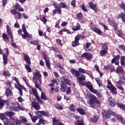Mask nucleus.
Segmentation results:
<instances>
[{"label":"nucleus","instance_id":"1","mask_svg":"<svg viewBox=\"0 0 125 125\" xmlns=\"http://www.w3.org/2000/svg\"><path fill=\"white\" fill-rule=\"evenodd\" d=\"M102 115L104 118H105V119H110L111 117V116H113V117L117 118L119 121H120L122 124L125 125V123L124 122L122 116L121 115H117L115 112H113L110 109H108L106 111L104 110V112L102 113Z\"/></svg>","mask_w":125,"mask_h":125},{"label":"nucleus","instance_id":"2","mask_svg":"<svg viewBox=\"0 0 125 125\" xmlns=\"http://www.w3.org/2000/svg\"><path fill=\"white\" fill-rule=\"evenodd\" d=\"M36 115L38 116H33L31 114L29 113V115L31 117V120L34 124H36V121H38L40 118V117H42V116H45V117H49V113L47 112H45L43 111H37L35 112Z\"/></svg>","mask_w":125,"mask_h":125},{"label":"nucleus","instance_id":"3","mask_svg":"<svg viewBox=\"0 0 125 125\" xmlns=\"http://www.w3.org/2000/svg\"><path fill=\"white\" fill-rule=\"evenodd\" d=\"M13 106H11L10 107V109L11 110H13V111H15L16 112H17L18 111V109L19 110H21L22 111H24L25 110V108L24 107L19 106V104H12Z\"/></svg>","mask_w":125,"mask_h":125},{"label":"nucleus","instance_id":"4","mask_svg":"<svg viewBox=\"0 0 125 125\" xmlns=\"http://www.w3.org/2000/svg\"><path fill=\"white\" fill-rule=\"evenodd\" d=\"M11 13L15 16V19H21L22 17L21 13L16 11L15 9L11 10Z\"/></svg>","mask_w":125,"mask_h":125},{"label":"nucleus","instance_id":"5","mask_svg":"<svg viewBox=\"0 0 125 125\" xmlns=\"http://www.w3.org/2000/svg\"><path fill=\"white\" fill-rule=\"evenodd\" d=\"M97 99V98L95 96L92 95L91 96V99L89 101V104L90 105V107L93 108L95 106V100Z\"/></svg>","mask_w":125,"mask_h":125},{"label":"nucleus","instance_id":"6","mask_svg":"<svg viewBox=\"0 0 125 125\" xmlns=\"http://www.w3.org/2000/svg\"><path fill=\"white\" fill-rule=\"evenodd\" d=\"M81 85L82 86H83L84 85L85 86H86V87H87V88H88L89 90H90L91 92H92V91L94 90L92 84L89 81L85 83H84V82H83V84H81Z\"/></svg>","mask_w":125,"mask_h":125},{"label":"nucleus","instance_id":"7","mask_svg":"<svg viewBox=\"0 0 125 125\" xmlns=\"http://www.w3.org/2000/svg\"><path fill=\"white\" fill-rule=\"evenodd\" d=\"M8 54H9V51H8V48H7L6 50V54H3V60L4 65H6L7 64V57L8 56Z\"/></svg>","mask_w":125,"mask_h":125},{"label":"nucleus","instance_id":"8","mask_svg":"<svg viewBox=\"0 0 125 125\" xmlns=\"http://www.w3.org/2000/svg\"><path fill=\"white\" fill-rule=\"evenodd\" d=\"M77 80L80 84H83V81H85V76L84 75H81V77L79 76L77 78Z\"/></svg>","mask_w":125,"mask_h":125},{"label":"nucleus","instance_id":"9","mask_svg":"<svg viewBox=\"0 0 125 125\" xmlns=\"http://www.w3.org/2000/svg\"><path fill=\"white\" fill-rule=\"evenodd\" d=\"M81 57L83 58V57H85L87 60H91L92 59V55L90 53H84L83 55H82Z\"/></svg>","mask_w":125,"mask_h":125},{"label":"nucleus","instance_id":"10","mask_svg":"<svg viewBox=\"0 0 125 125\" xmlns=\"http://www.w3.org/2000/svg\"><path fill=\"white\" fill-rule=\"evenodd\" d=\"M6 29H7V34L9 35L11 40V41L14 42V41L13 40V35H12V32H11V30H10V27H9V26L8 25H7Z\"/></svg>","mask_w":125,"mask_h":125},{"label":"nucleus","instance_id":"11","mask_svg":"<svg viewBox=\"0 0 125 125\" xmlns=\"http://www.w3.org/2000/svg\"><path fill=\"white\" fill-rule=\"evenodd\" d=\"M44 59L45 61L46 65L48 69L50 70V69H51V67H50V62L49 61V58L46 57V56H44Z\"/></svg>","mask_w":125,"mask_h":125},{"label":"nucleus","instance_id":"12","mask_svg":"<svg viewBox=\"0 0 125 125\" xmlns=\"http://www.w3.org/2000/svg\"><path fill=\"white\" fill-rule=\"evenodd\" d=\"M5 125H15V119H11L10 120H7V122H4Z\"/></svg>","mask_w":125,"mask_h":125},{"label":"nucleus","instance_id":"13","mask_svg":"<svg viewBox=\"0 0 125 125\" xmlns=\"http://www.w3.org/2000/svg\"><path fill=\"white\" fill-rule=\"evenodd\" d=\"M32 104L33 105L32 107H34L35 110H40V109H41V106H40V105H39L38 102H37V100H35L34 102H33L32 103Z\"/></svg>","mask_w":125,"mask_h":125},{"label":"nucleus","instance_id":"14","mask_svg":"<svg viewBox=\"0 0 125 125\" xmlns=\"http://www.w3.org/2000/svg\"><path fill=\"white\" fill-rule=\"evenodd\" d=\"M32 104L33 105L32 107H34L35 110H40V109H41V106H40V105H39L38 102H37V100H35L34 102H33L32 103Z\"/></svg>","mask_w":125,"mask_h":125},{"label":"nucleus","instance_id":"15","mask_svg":"<svg viewBox=\"0 0 125 125\" xmlns=\"http://www.w3.org/2000/svg\"><path fill=\"white\" fill-rule=\"evenodd\" d=\"M71 72L73 76H75V77H76L77 79H78V77H80V73H79V71L76 70L75 69L72 68L71 69Z\"/></svg>","mask_w":125,"mask_h":125},{"label":"nucleus","instance_id":"16","mask_svg":"<svg viewBox=\"0 0 125 125\" xmlns=\"http://www.w3.org/2000/svg\"><path fill=\"white\" fill-rule=\"evenodd\" d=\"M90 28L93 32H95V33H97V34H98L99 35H101L102 34V31L101 30L96 27H93V25H91L90 26Z\"/></svg>","mask_w":125,"mask_h":125},{"label":"nucleus","instance_id":"17","mask_svg":"<svg viewBox=\"0 0 125 125\" xmlns=\"http://www.w3.org/2000/svg\"><path fill=\"white\" fill-rule=\"evenodd\" d=\"M104 69L105 70H110L111 72H114L115 69L114 68V66L112 65H108L104 66Z\"/></svg>","mask_w":125,"mask_h":125},{"label":"nucleus","instance_id":"18","mask_svg":"<svg viewBox=\"0 0 125 125\" xmlns=\"http://www.w3.org/2000/svg\"><path fill=\"white\" fill-rule=\"evenodd\" d=\"M108 101L109 102L108 104L111 107H115V103H114V100L113 98L111 97L110 96H108Z\"/></svg>","mask_w":125,"mask_h":125},{"label":"nucleus","instance_id":"19","mask_svg":"<svg viewBox=\"0 0 125 125\" xmlns=\"http://www.w3.org/2000/svg\"><path fill=\"white\" fill-rule=\"evenodd\" d=\"M7 100H4L1 99V98H0V110H1L2 108H3V106H4V104L6 103L7 104Z\"/></svg>","mask_w":125,"mask_h":125},{"label":"nucleus","instance_id":"20","mask_svg":"<svg viewBox=\"0 0 125 125\" xmlns=\"http://www.w3.org/2000/svg\"><path fill=\"white\" fill-rule=\"evenodd\" d=\"M115 72H116L117 74H124V69H123V67L121 66H118L116 70H115Z\"/></svg>","mask_w":125,"mask_h":125},{"label":"nucleus","instance_id":"21","mask_svg":"<svg viewBox=\"0 0 125 125\" xmlns=\"http://www.w3.org/2000/svg\"><path fill=\"white\" fill-rule=\"evenodd\" d=\"M24 54V60L26 61V62L27 64H31V61L30 60V57L28 55H26L25 53H23Z\"/></svg>","mask_w":125,"mask_h":125},{"label":"nucleus","instance_id":"22","mask_svg":"<svg viewBox=\"0 0 125 125\" xmlns=\"http://www.w3.org/2000/svg\"><path fill=\"white\" fill-rule=\"evenodd\" d=\"M89 5L90 8L93 9V10H94L95 12H96V10L97 9V8H96V5L92 3V2H89Z\"/></svg>","mask_w":125,"mask_h":125},{"label":"nucleus","instance_id":"23","mask_svg":"<svg viewBox=\"0 0 125 125\" xmlns=\"http://www.w3.org/2000/svg\"><path fill=\"white\" fill-rule=\"evenodd\" d=\"M99 119V116L96 115L94 117L90 118V121L92 123H97Z\"/></svg>","mask_w":125,"mask_h":125},{"label":"nucleus","instance_id":"24","mask_svg":"<svg viewBox=\"0 0 125 125\" xmlns=\"http://www.w3.org/2000/svg\"><path fill=\"white\" fill-rule=\"evenodd\" d=\"M35 78L36 79V80H40L41 78H42V75H41V74H40L39 73L36 72L34 74V77H33L34 81H35Z\"/></svg>","mask_w":125,"mask_h":125},{"label":"nucleus","instance_id":"25","mask_svg":"<svg viewBox=\"0 0 125 125\" xmlns=\"http://www.w3.org/2000/svg\"><path fill=\"white\" fill-rule=\"evenodd\" d=\"M72 29L73 31H78L80 30V29H81V24H80L79 22H77V25L76 26V27H73Z\"/></svg>","mask_w":125,"mask_h":125},{"label":"nucleus","instance_id":"26","mask_svg":"<svg viewBox=\"0 0 125 125\" xmlns=\"http://www.w3.org/2000/svg\"><path fill=\"white\" fill-rule=\"evenodd\" d=\"M74 124L75 125H84V124H83V120H78L76 121H75Z\"/></svg>","mask_w":125,"mask_h":125},{"label":"nucleus","instance_id":"27","mask_svg":"<svg viewBox=\"0 0 125 125\" xmlns=\"http://www.w3.org/2000/svg\"><path fill=\"white\" fill-rule=\"evenodd\" d=\"M102 47V49L103 50H105L106 51H108V46H107V43H101V44Z\"/></svg>","mask_w":125,"mask_h":125},{"label":"nucleus","instance_id":"28","mask_svg":"<svg viewBox=\"0 0 125 125\" xmlns=\"http://www.w3.org/2000/svg\"><path fill=\"white\" fill-rule=\"evenodd\" d=\"M109 88L111 90L112 93H113V94H117V88H116V87L114 86L113 85Z\"/></svg>","mask_w":125,"mask_h":125},{"label":"nucleus","instance_id":"29","mask_svg":"<svg viewBox=\"0 0 125 125\" xmlns=\"http://www.w3.org/2000/svg\"><path fill=\"white\" fill-rule=\"evenodd\" d=\"M12 94V91L11 90H10L9 88H7L5 91V95L7 97H8L9 95H11Z\"/></svg>","mask_w":125,"mask_h":125},{"label":"nucleus","instance_id":"30","mask_svg":"<svg viewBox=\"0 0 125 125\" xmlns=\"http://www.w3.org/2000/svg\"><path fill=\"white\" fill-rule=\"evenodd\" d=\"M115 33H116L117 35H118L119 37H122L123 32H122V31L118 29V28H115Z\"/></svg>","mask_w":125,"mask_h":125},{"label":"nucleus","instance_id":"31","mask_svg":"<svg viewBox=\"0 0 125 125\" xmlns=\"http://www.w3.org/2000/svg\"><path fill=\"white\" fill-rule=\"evenodd\" d=\"M77 111V112H79L81 115H82V116L85 115V111L82 108H78Z\"/></svg>","mask_w":125,"mask_h":125},{"label":"nucleus","instance_id":"32","mask_svg":"<svg viewBox=\"0 0 125 125\" xmlns=\"http://www.w3.org/2000/svg\"><path fill=\"white\" fill-rule=\"evenodd\" d=\"M2 37L5 42H9V38H8V36H7V35L5 34H3Z\"/></svg>","mask_w":125,"mask_h":125},{"label":"nucleus","instance_id":"33","mask_svg":"<svg viewBox=\"0 0 125 125\" xmlns=\"http://www.w3.org/2000/svg\"><path fill=\"white\" fill-rule=\"evenodd\" d=\"M40 20H41L42 22H43L44 24H46V22H47V20L45 18V16H44V15L40 16Z\"/></svg>","mask_w":125,"mask_h":125},{"label":"nucleus","instance_id":"34","mask_svg":"<svg viewBox=\"0 0 125 125\" xmlns=\"http://www.w3.org/2000/svg\"><path fill=\"white\" fill-rule=\"evenodd\" d=\"M41 98L43 100H48V99L46 97V95L44 92H42L41 93Z\"/></svg>","mask_w":125,"mask_h":125},{"label":"nucleus","instance_id":"35","mask_svg":"<svg viewBox=\"0 0 125 125\" xmlns=\"http://www.w3.org/2000/svg\"><path fill=\"white\" fill-rule=\"evenodd\" d=\"M44 122H45V120L42 118H40L39 123L36 124V125H41L42 124V125H44V124L43 123H44Z\"/></svg>","mask_w":125,"mask_h":125},{"label":"nucleus","instance_id":"36","mask_svg":"<svg viewBox=\"0 0 125 125\" xmlns=\"http://www.w3.org/2000/svg\"><path fill=\"white\" fill-rule=\"evenodd\" d=\"M2 75L4 77H10V76H11V74H10L9 72L6 71H3Z\"/></svg>","mask_w":125,"mask_h":125},{"label":"nucleus","instance_id":"37","mask_svg":"<svg viewBox=\"0 0 125 125\" xmlns=\"http://www.w3.org/2000/svg\"><path fill=\"white\" fill-rule=\"evenodd\" d=\"M15 86L16 88H17V89H18V90L20 91V94L21 96H22V95H23V92L22 91V89L20 87H19V86H17L16 84H15Z\"/></svg>","mask_w":125,"mask_h":125},{"label":"nucleus","instance_id":"38","mask_svg":"<svg viewBox=\"0 0 125 125\" xmlns=\"http://www.w3.org/2000/svg\"><path fill=\"white\" fill-rule=\"evenodd\" d=\"M53 125H58V124L59 123H58V122H59V119H56V117H54L53 118Z\"/></svg>","mask_w":125,"mask_h":125},{"label":"nucleus","instance_id":"39","mask_svg":"<svg viewBox=\"0 0 125 125\" xmlns=\"http://www.w3.org/2000/svg\"><path fill=\"white\" fill-rule=\"evenodd\" d=\"M118 18H121V19H125V14L123 13H121L119 14L117 17Z\"/></svg>","mask_w":125,"mask_h":125},{"label":"nucleus","instance_id":"40","mask_svg":"<svg viewBox=\"0 0 125 125\" xmlns=\"http://www.w3.org/2000/svg\"><path fill=\"white\" fill-rule=\"evenodd\" d=\"M60 90L62 92H65V91H66V87H65V85H64V84H61Z\"/></svg>","mask_w":125,"mask_h":125},{"label":"nucleus","instance_id":"41","mask_svg":"<svg viewBox=\"0 0 125 125\" xmlns=\"http://www.w3.org/2000/svg\"><path fill=\"white\" fill-rule=\"evenodd\" d=\"M59 7L60 8H66L67 7V5H66L64 2H61L59 4Z\"/></svg>","mask_w":125,"mask_h":125},{"label":"nucleus","instance_id":"42","mask_svg":"<svg viewBox=\"0 0 125 125\" xmlns=\"http://www.w3.org/2000/svg\"><path fill=\"white\" fill-rule=\"evenodd\" d=\"M91 92H93V93H95V94H96V95H97V96H98V97H101V94H100V93L98 91V90H93L91 91Z\"/></svg>","mask_w":125,"mask_h":125},{"label":"nucleus","instance_id":"43","mask_svg":"<svg viewBox=\"0 0 125 125\" xmlns=\"http://www.w3.org/2000/svg\"><path fill=\"white\" fill-rule=\"evenodd\" d=\"M32 92L33 94V95L35 97H37L38 96V93H37V90H36V88H32Z\"/></svg>","mask_w":125,"mask_h":125},{"label":"nucleus","instance_id":"44","mask_svg":"<svg viewBox=\"0 0 125 125\" xmlns=\"http://www.w3.org/2000/svg\"><path fill=\"white\" fill-rule=\"evenodd\" d=\"M108 51H105L104 50H102L100 52V54L101 56H104V55H105V54H107V52Z\"/></svg>","mask_w":125,"mask_h":125},{"label":"nucleus","instance_id":"45","mask_svg":"<svg viewBox=\"0 0 125 125\" xmlns=\"http://www.w3.org/2000/svg\"><path fill=\"white\" fill-rule=\"evenodd\" d=\"M25 68L26 70H27L28 72V73H31L32 72V69L31 68V67L28 64H26L25 65Z\"/></svg>","mask_w":125,"mask_h":125},{"label":"nucleus","instance_id":"46","mask_svg":"<svg viewBox=\"0 0 125 125\" xmlns=\"http://www.w3.org/2000/svg\"><path fill=\"white\" fill-rule=\"evenodd\" d=\"M21 36L22 37V39H24V40H25L26 38H32V35L29 34V33H27V34H24V35H22Z\"/></svg>","mask_w":125,"mask_h":125},{"label":"nucleus","instance_id":"47","mask_svg":"<svg viewBox=\"0 0 125 125\" xmlns=\"http://www.w3.org/2000/svg\"><path fill=\"white\" fill-rule=\"evenodd\" d=\"M96 81L98 85L99 86H102V83H101V81H100V79L97 78L96 79Z\"/></svg>","mask_w":125,"mask_h":125},{"label":"nucleus","instance_id":"48","mask_svg":"<svg viewBox=\"0 0 125 125\" xmlns=\"http://www.w3.org/2000/svg\"><path fill=\"white\" fill-rule=\"evenodd\" d=\"M90 45H91V43L87 42L86 43L85 46H86V51H89L88 48L89 47V46H90Z\"/></svg>","mask_w":125,"mask_h":125},{"label":"nucleus","instance_id":"49","mask_svg":"<svg viewBox=\"0 0 125 125\" xmlns=\"http://www.w3.org/2000/svg\"><path fill=\"white\" fill-rule=\"evenodd\" d=\"M60 80L62 83H67V82H68L67 80L65 79L64 77H61Z\"/></svg>","mask_w":125,"mask_h":125},{"label":"nucleus","instance_id":"50","mask_svg":"<svg viewBox=\"0 0 125 125\" xmlns=\"http://www.w3.org/2000/svg\"><path fill=\"white\" fill-rule=\"evenodd\" d=\"M119 7L120 8H122V9H124V11H125V4L124 3H122L121 4H120L119 5Z\"/></svg>","mask_w":125,"mask_h":125},{"label":"nucleus","instance_id":"51","mask_svg":"<svg viewBox=\"0 0 125 125\" xmlns=\"http://www.w3.org/2000/svg\"><path fill=\"white\" fill-rule=\"evenodd\" d=\"M107 83L108 84L106 86L107 88H110L111 87L113 86V84H112L111 81H110L109 80H107Z\"/></svg>","mask_w":125,"mask_h":125},{"label":"nucleus","instance_id":"52","mask_svg":"<svg viewBox=\"0 0 125 125\" xmlns=\"http://www.w3.org/2000/svg\"><path fill=\"white\" fill-rule=\"evenodd\" d=\"M108 22L111 24V25H114L115 24V21H113L112 19H108Z\"/></svg>","mask_w":125,"mask_h":125},{"label":"nucleus","instance_id":"53","mask_svg":"<svg viewBox=\"0 0 125 125\" xmlns=\"http://www.w3.org/2000/svg\"><path fill=\"white\" fill-rule=\"evenodd\" d=\"M30 43H31V44H34V45H37V44H38L39 42L37 41H31L30 42Z\"/></svg>","mask_w":125,"mask_h":125},{"label":"nucleus","instance_id":"54","mask_svg":"<svg viewBox=\"0 0 125 125\" xmlns=\"http://www.w3.org/2000/svg\"><path fill=\"white\" fill-rule=\"evenodd\" d=\"M56 108L57 109H58L59 110H62L63 109V107H62V106H61V105H60L59 104H57L56 105Z\"/></svg>","mask_w":125,"mask_h":125},{"label":"nucleus","instance_id":"55","mask_svg":"<svg viewBox=\"0 0 125 125\" xmlns=\"http://www.w3.org/2000/svg\"><path fill=\"white\" fill-rule=\"evenodd\" d=\"M77 18H78L80 20H82L83 19V14H82V13H79L78 14H77Z\"/></svg>","mask_w":125,"mask_h":125},{"label":"nucleus","instance_id":"56","mask_svg":"<svg viewBox=\"0 0 125 125\" xmlns=\"http://www.w3.org/2000/svg\"><path fill=\"white\" fill-rule=\"evenodd\" d=\"M100 24L101 25V26L104 27V30H108V26L105 25V24L103 23V22H100Z\"/></svg>","mask_w":125,"mask_h":125},{"label":"nucleus","instance_id":"57","mask_svg":"<svg viewBox=\"0 0 125 125\" xmlns=\"http://www.w3.org/2000/svg\"><path fill=\"white\" fill-rule=\"evenodd\" d=\"M81 38V35H77L75 38V42H79V41H80V39Z\"/></svg>","mask_w":125,"mask_h":125},{"label":"nucleus","instance_id":"58","mask_svg":"<svg viewBox=\"0 0 125 125\" xmlns=\"http://www.w3.org/2000/svg\"><path fill=\"white\" fill-rule=\"evenodd\" d=\"M77 45H79V42H77V41H75L72 43V46L73 47H76V46H77Z\"/></svg>","mask_w":125,"mask_h":125},{"label":"nucleus","instance_id":"59","mask_svg":"<svg viewBox=\"0 0 125 125\" xmlns=\"http://www.w3.org/2000/svg\"><path fill=\"white\" fill-rule=\"evenodd\" d=\"M117 86L118 88L119 89V90H121V91H124L125 90L124 87H123L122 85H117Z\"/></svg>","mask_w":125,"mask_h":125},{"label":"nucleus","instance_id":"60","mask_svg":"<svg viewBox=\"0 0 125 125\" xmlns=\"http://www.w3.org/2000/svg\"><path fill=\"white\" fill-rule=\"evenodd\" d=\"M0 119L2 121H3V120H4V119H5V116H4V114H3V113L0 114Z\"/></svg>","mask_w":125,"mask_h":125},{"label":"nucleus","instance_id":"61","mask_svg":"<svg viewBox=\"0 0 125 125\" xmlns=\"http://www.w3.org/2000/svg\"><path fill=\"white\" fill-rule=\"evenodd\" d=\"M71 117L74 118V119H76V120H79V119H80V117H79L77 115H75V114H74L73 113H72L71 114Z\"/></svg>","mask_w":125,"mask_h":125},{"label":"nucleus","instance_id":"62","mask_svg":"<svg viewBox=\"0 0 125 125\" xmlns=\"http://www.w3.org/2000/svg\"><path fill=\"white\" fill-rule=\"evenodd\" d=\"M56 65H57V67H58V68H59L60 69L61 71H63V67L60 65V63H57Z\"/></svg>","mask_w":125,"mask_h":125},{"label":"nucleus","instance_id":"63","mask_svg":"<svg viewBox=\"0 0 125 125\" xmlns=\"http://www.w3.org/2000/svg\"><path fill=\"white\" fill-rule=\"evenodd\" d=\"M15 9H19L20 7H21V6L20 5V4H19V3H17L15 6H14Z\"/></svg>","mask_w":125,"mask_h":125},{"label":"nucleus","instance_id":"64","mask_svg":"<svg viewBox=\"0 0 125 125\" xmlns=\"http://www.w3.org/2000/svg\"><path fill=\"white\" fill-rule=\"evenodd\" d=\"M119 47L122 50H123V51H125V45H119Z\"/></svg>","mask_w":125,"mask_h":125}]
</instances>
